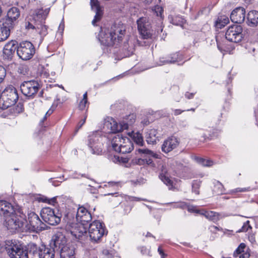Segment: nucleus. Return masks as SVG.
Returning a JSON list of instances; mask_svg holds the SVG:
<instances>
[{"label": "nucleus", "mask_w": 258, "mask_h": 258, "mask_svg": "<svg viewBox=\"0 0 258 258\" xmlns=\"http://www.w3.org/2000/svg\"><path fill=\"white\" fill-rule=\"evenodd\" d=\"M246 247V245L244 243H241L240 244V245L238 246V247L236 248L235 251L233 253V256L236 257L238 256V255H240L244 252V249Z\"/></svg>", "instance_id": "f704fd0d"}, {"label": "nucleus", "mask_w": 258, "mask_h": 258, "mask_svg": "<svg viewBox=\"0 0 258 258\" xmlns=\"http://www.w3.org/2000/svg\"><path fill=\"white\" fill-rule=\"evenodd\" d=\"M138 29L139 33L144 39L151 38L152 35L151 24L146 17H141L137 20Z\"/></svg>", "instance_id": "2eb2a0df"}, {"label": "nucleus", "mask_w": 258, "mask_h": 258, "mask_svg": "<svg viewBox=\"0 0 258 258\" xmlns=\"http://www.w3.org/2000/svg\"><path fill=\"white\" fill-rule=\"evenodd\" d=\"M16 210L12 204L6 201H0V215L4 218L14 213Z\"/></svg>", "instance_id": "412c9836"}, {"label": "nucleus", "mask_w": 258, "mask_h": 258, "mask_svg": "<svg viewBox=\"0 0 258 258\" xmlns=\"http://www.w3.org/2000/svg\"><path fill=\"white\" fill-rule=\"evenodd\" d=\"M201 185L200 181H195L192 184V190L197 195L199 194V188Z\"/></svg>", "instance_id": "58836bf2"}, {"label": "nucleus", "mask_w": 258, "mask_h": 258, "mask_svg": "<svg viewBox=\"0 0 258 258\" xmlns=\"http://www.w3.org/2000/svg\"><path fill=\"white\" fill-rule=\"evenodd\" d=\"M169 22L172 24L176 26H182L185 21L181 16H169L168 17Z\"/></svg>", "instance_id": "c85d7f7f"}, {"label": "nucleus", "mask_w": 258, "mask_h": 258, "mask_svg": "<svg viewBox=\"0 0 258 258\" xmlns=\"http://www.w3.org/2000/svg\"><path fill=\"white\" fill-rule=\"evenodd\" d=\"M195 160L197 163L203 166L210 167L213 164V162L212 160L199 157H195Z\"/></svg>", "instance_id": "2f4dec72"}, {"label": "nucleus", "mask_w": 258, "mask_h": 258, "mask_svg": "<svg viewBox=\"0 0 258 258\" xmlns=\"http://www.w3.org/2000/svg\"><path fill=\"white\" fill-rule=\"evenodd\" d=\"M48 13L47 10L44 12L42 9L32 10L29 13V20L32 19L34 21H38V23L36 25V30L41 37H44L47 34V28L43 23Z\"/></svg>", "instance_id": "39448f33"}, {"label": "nucleus", "mask_w": 258, "mask_h": 258, "mask_svg": "<svg viewBox=\"0 0 258 258\" xmlns=\"http://www.w3.org/2000/svg\"><path fill=\"white\" fill-rule=\"evenodd\" d=\"M245 17V11L243 8L238 7L231 13V20L235 23L240 24L243 22Z\"/></svg>", "instance_id": "6ab92c4d"}, {"label": "nucleus", "mask_w": 258, "mask_h": 258, "mask_svg": "<svg viewBox=\"0 0 258 258\" xmlns=\"http://www.w3.org/2000/svg\"><path fill=\"white\" fill-rule=\"evenodd\" d=\"M22 93L29 99H33L40 89V85L35 80L24 81L20 86Z\"/></svg>", "instance_id": "ddd939ff"}, {"label": "nucleus", "mask_w": 258, "mask_h": 258, "mask_svg": "<svg viewBox=\"0 0 258 258\" xmlns=\"http://www.w3.org/2000/svg\"><path fill=\"white\" fill-rule=\"evenodd\" d=\"M35 53V48L33 44L27 41L21 42L18 46L17 53L18 56L24 60L30 59Z\"/></svg>", "instance_id": "f8f14e48"}, {"label": "nucleus", "mask_w": 258, "mask_h": 258, "mask_svg": "<svg viewBox=\"0 0 258 258\" xmlns=\"http://www.w3.org/2000/svg\"><path fill=\"white\" fill-rule=\"evenodd\" d=\"M134 141L137 144L140 146H143V139L141 134H137L136 135L134 136Z\"/></svg>", "instance_id": "ea45409f"}, {"label": "nucleus", "mask_w": 258, "mask_h": 258, "mask_svg": "<svg viewBox=\"0 0 258 258\" xmlns=\"http://www.w3.org/2000/svg\"><path fill=\"white\" fill-rule=\"evenodd\" d=\"M98 14V15L96 13L94 19L92 21V23L93 25H95V23L101 19L103 13H99Z\"/></svg>", "instance_id": "09e8293b"}, {"label": "nucleus", "mask_w": 258, "mask_h": 258, "mask_svg": "<svg viewBox=\"0 0 258 258\" xmlns=\"http://www.w3.org/2000/svg\"><path fill=\"white\" fill-rule=\"evenodd\" d=\"M82 100H87V92H86L83 95V98Z\"/></svg>", "instance_id": "69168bd1"}, {"label": "nucleus", "mask_w": 258, "mask_h": 258, "mask_svg": "<svg viewBox=\"0 0 258 258\" xmlns=\"http://www.w3.org/2000/svg\"><path fill=\"white\" fill-rule=\"evenodd\" d=\"M7 23L3 24L2 20H0V41H5L9 36L10 30L13 27Z\"/></svg>", "instance_id": "b1692460"}, {"label": "nucleus", "mask_w": 258, "mask_h": 258, "mask_svg": "<svg viewBox=\"0 0 258 258\" xmlns=\"http://www.w3.org/2000/svg\"><path fill=\"white\" fill-rule=\"evenodd\" d=\"M133 163L138 165H142L145 163V160L142 158H137L133 160Z\"/></svg>", "instance_id": "de8ad7c7"}, {"label": "nucleus", "mask_w": 258, "mask_h": 258, "mask_svg": "<svg viewBox=\"0 0 258 258\" xmlns=\"http://www.w3.org/2000/svg\"><path fill=\"white\" fill-rule=\"evenodd\" d=\"M18 45H16L14 42L12 41L7 43L4 48L3 53L6 58L9 59L12 56Z\"/></svg>", "instance_id": "393cba45"}, {"label": "nucleus", "mask_w": 258, "mask_h": 258, "mask_svg": "<svg viewBox=\"0 0 258 258\" xmlns=\"http://www.w3.org/2000/svg\"><path fill=\"white\" fill-rule=\"evenodd\" d=\"M5 225L12 232H25V215L19 210L5 218Z\"/></svg>", "instance_id": "7ed1b4c3"}, {"label": "nucleus", "mask_w": 258, "mask_h": 258, "mask_svg": "<svg viewBox=\"0 0 258 258\" xmlns=\"http://www.w3.org/2000/svg\"><path fill=\"white\" fill-rule=\"evenodd\" d=\"M153 13L158 17H159V20L161 21L163 19L162 14L163 9L162 7L157 6H155L153 10Z\"/></svg>", "instance_id": "c9c22d12"}, {"label": "nucleus", "mask_w": 258, "mask_h": 258, "mask_svg": "<svg viewBox=\"0 0 258 258\" xmlns=\"http://www.w3.org/2000/svg\"><path fill=\"white\" fill-rule=\"evenodd\" d=\"M46 225L40 219L38 216L34 212H31L28 214V221L25 224V232H39L45 229Z\"/></svg>", "instance_id": "6e6552de"}, {"label": "nucleus", "mask_w": 258, "mask_h": 258, "mask_svg": "<svg viewBox=\"0 0 258 258\" xmlns=\"http://www.w3.org/2000/svg\"><path fill=\"white\" fill-rule=\"evenodd\" d=\"M239 258H249L250 254L247 252H245L240 255H238Z\"/></svg>", "instance_id": "5fc2aeb1"}, {"label": "nucleus", "mask_w": 258, "mask_h": 258, "mask_svg": "<svg viewBox=\"0 0 258 258\" xmlns=\"http://www.w3.org/2000/svg\"><path fill=\"white\" fill-rule=\"evenodd\" d=\"M88 103L87 100H81V101L80 102L79 105V109L83 110H84L86 108V104Z\"/></svg>", "instance_id": "49530a36"}, {"label": "nucleus", "mask_w": 258, "mask_h": 258, "mask_svg": "<svg viewBox=\"0 0 258 258\" xmlns=\"http://www.w3.org/2000/svg\"><path fill=\"white\" fill-rule=\"evenodd\" d=\"M75 248L71 246L67 250L61 251L59 254L60 258H74Z\"/></svg>", "instance_id": "7c9ffc66"}, {"label": "nucleus", "mask_w": 258, "mask_h": 258, "mask_svg": "<svg viewBox=\"0 0 258 258\" xmlns=\"http://www.w3.org/2000/svg\"><path fill=\"white\" fill-rule=\"evenodd\" d=\"M121 160L122 162H123L124 163H127L128 162V158L121 157Z\"/></svg>", "instance_id": "e2e57ef3"}, {"label": "nucleus", "mask_w": 258, "mask_h": 258, "mask_svg": "<svg viewBox=\"0 0 258 258\" xmlns=\"http://www.w3.org/2000/svg\"><path fill=\"white\" fill-rule=\"evenodd\" d=\"M132 199H133L132 200H134V201H139L140 200L145 201V200H144V199L141 200L140 198H137V197H132Z\"/></svg>", "instance_id": "338daca9"}, {"label": "nucleus", "mask_w": 258, "mask_h": 258, "mask_svg": "<svg viewBox=\"0 0 258 258\" xmlns=\"http://www.w3.org/2000/svg\"><path fill=\"white\" fill-rule=\"evenodd\" d=\"M186 208H187V210L190 212L200 213V214L202 213V212H200V211L199 210H197L196 209V207L194 206L187 205Z\"/></svg>", "instance_id": "8fccbe9b"}, {"label": "nucleus", "mask_w": 258, "mask_h": 258, "mask_svg": "<svg viewBox=\"0 0 258 258\" xmlns=\"http://www.w3.org/2000/svg\"><path fill=\"white\" fill-rule=\"evenodd\" d=\"M40 201H41L43 203H48V198H46V197H42V198H40Z\"/></svg>", "instance_id": "052dcab7"}, {"label": "nucleus", "mask_w": 258, "mask_h": 258, "mask_svg": "<svg viewBox=\"0 0 258 258\" xmlns=\"http://www.w3.org/2000/svg\"><path fill=\"white\" fill-rule=\"evenodd\" d=\"M242 28L238 25H233L228 27L226 33L225 38L228 41L237 43L242 40Z\"/></svg>", "instance_id": "dca6fc26"}, {"label": "nucleus", "mask_w": 258, "mask_h": 258, "mask_svg": "<svg viewBox=\"0 0 258 258\" xmlns=\"http://www.w3.org/2000/svg\"><path fill=\"white\" fill-rule=\"evenodd\" d=\"M251 226L249 225V221H247L244 222L241 228L239 229L237 232H246L249 228H251Z\"/></svg>", "instance_id": "37998d69"}, {"label": "nucleus", "mask_w": 258, "mask_h": 258, "mask_svg": "<svg viewBox=\"0 0 258 258\" xmlns=\"http://www.w3.org/2000/svg\"><path fill=\"white\" fill-rule=\"evenodd\" d=\"M184 111V110H181L180 109H175L174 112V114L175 115H177L180 114L182 112Z\"/></svg>", "instance_id": "13d9d810"}, {"label": "nucleus", "mask_w": 258, "mask_h": 258, "mask_svg": "<svg viewBox=\"0 0 258 258\" xmlns=\"http://www.w3.org/2000/svg\"><path fill=\"white\" fill-rule=\"evenodd\" d=\"M40 215L44 222L51 225H56L61 221V213L58 211L55 212L54 209L49 207L42 208Z\"/></svg>", "instance_id": "9d476101"}, {"label": "nucleus", "mask_w": 258, "mask_h": 258, "mask_svg": "<svg viewBox=\"0 0 258 258\" xmlns=\"http://www.w3.org/2000/svg\"><path fill=\"white\" fill-rule=\"evenodd\" d=\"M72 176L74 178H80V177L88 178V175L85 174H78L77 172L74 173Z\"/></svg>", "instance_id": "3c124183"}, {"label": "nucleus", "mask_w": 258, "mask_h": 258, "mask_svg": "<svg viewBox=\"0 0 258 258\" xmlns=\"http://www.w3.org/2000/svg\"><path fill=\"white\" fill-rule=\"evenodd\" d=\"M105 225L99 220H95L89 225L88 234L92 242L98 243L101 241L102 238L107 234Z\"/></svg>", "instance_id": "423d86ee"}, {"label": "nucleus", "mask_w": 258, "mask_h": 258, "mask_svg": "<svg viewBox=\"0 0 258 258\" xmlns=\"http://www.w3.org/2000/svg\"><path fill=\"white\" fill-rule=\"evenodd\" d=\"M216 41H217V47L218 48V49L221 51V52H223V51H225V49L224 47V46H223V45H222L218 41V38L216 39Z\"/></svg>", "instance_id": "864d4df0"}, {"label": "nucleus", "mask_w": 258, "mask_h": 258, "mask_svg": "<svg viewBox=\"0 0 258 258\" xmlns=\"http://www.w3.org/2000/svg\"><path fill=\"white\" fill-rule=\"evenodd\" d=\"M57 197H54L50 199H48V204L52 205H55V204L57 203L56 202V199Z\"/></svg>", "instance_id": "603ef678"}, {"label": "nucleus", "mask_w": 258, "mask_h": 258, "mask_svg": "<svg viewBox=\"0 0 258 258\" xmlns=\"http://www.w3.org/2000/svg\"><path fill=\"white\" fill-rule=\"evenodd\" d=\"M171 169L168 168V165H163L161 169V173L159 175L160 179L168 186L169 189L173 187V181L170 178Z\"/></svg>", "instance_id": "f3484780"}, {"label": "nucleus", "mask_w": 258, "mask_h": 258, "mask_svg": "<svg viewBox=\"0 0 258 258\" xmlns=\"http://www.w3.org/2000/svg\"><path fill=\"white\" fill-rule=\"evenodd\" d=\"M100 139L96 133H92L88 137L87 146L93 154L100 155L102 153L103 144Z\"/></svg>", "instance_id": "4468645a"}, {"label": "nucleus", "mask_w": 258, "mask_h": 258, "mask_svg": "<svg viewBox=\"0 0 258 258\" xmlns=\"http://www.w3.org/2000/svg\"><path fill=\"white\" fill-rule=\"evenodd\" d=\"M158 252L159 253V254L160 255H163L164 252H163V250L161 249V248L160 247H158Z\"/></svg>", "instance_id": "0e129e2a"}, {"label": "nucleus", "mask_w": 258, "mask_h": 258, "mask_svg": "<svg viewBox=\"0 0 258 258\" xmlns=\"http://www.w3.org/2000/svg\"><path fill=\"white\" fill-rule=\"evenodd\" d=\"M20 16V12L17 8L13 7L10 9L7 13V15L5 18H2L1 20L3 24L8 23L10 26H13L15 25V22Z\"/></svg>", "instance_id": "a211bd4d"}, {"label": "nucleus", "mask_w": 258, "mask_h": 258, "mask_svg": "<svg viewBox=\"0 0 258 258\" xmlns=\"http://www.w3.org/2000/svg\"><path fill=\"white\" fill-rule=\"evenodd\" d=\"M214 186L213 189V192L216 195H219L223 194L225 192V188L223 185L219 181L215 180L214 182Z\"/></svg>", "instance_id": "c756f323"}, {"label": "nucleus", "mask_w": 258, "mask_h": 258, "mask_svg": "<svg viewBox=\"0 0 258 258\" xmlns=\"http://www.w3.org/2000/svg\"><path fill=\"white\" fill-rule=\"evenodd\" d=\"M29 69L27 66L20 64L18 68V72L19 74L26 75L28 74Z\"/></svg>", "instance_id": "e433bc0d"}, {"label": "nucleus", "mask_w": 258, "mask_h": 258, "mask_svg": "<svg viewBox=\"0 0 258 258\" xmlns=\"http://www.w3.org/2000/svg\"><path fill=\"white\" fill-rule=\"evenodd\" d=\"M167 204H171L172 205V207L174 208H180L182 209H184L186 208L187 204L183 202H179L177 203H168Z\"/></svg>", "instance_id": "4c0bfd02"}, {"label": "nucleus", "mask_w": 258, "mask_h": 258, "mask_svg": "<svg viewBox=\"0 0 258 258\" xmlns=\"http://www.w3.org/2000/svg\"><path fill=\"white\" fill-rule=\"evenodd\" d=\"M135 120L134 114H130L124 120L118 124L112 117H107L104 120L103 128L108 133H116L128 128Z\"/></svg>", "instance_id": "20e7f679"}, {"label": "nucleus", "mask_w": 258, "mask_h": 258, "mask_svg": "<svg viewBox=\"0 0 258 258\" xmlns=\"http://www.w3.org/2000/svg\"><path fill=\"white\" fill-rule=\"evenodd\" d=\"M92 219L90 212L83 206L78 208L77 213L68 212L63 218L66 231L78 239H83L87 234L85 223Z\"/></svg>", "instance_id": "f257e3e1"}, {"label": "nucleus", "mask_w": 258, "mask_h": 258, "mask_svg": "<svg viewBox=\"0 0 258 258\" xmlns=\"http://www.w3.org/2000/svg\"><path fill=\"white\" fill-rule=\"evenodd\" d=\"M194 94L191 93H189L188 92H186L185 94V96L186 98H187V99H191L193 98L194 97Z\"/></svg>", "instance_id": "6e6d98bb"}, {"label": "nucleus", "mask_w": 258, "mask_h": 258, "mask_svg": "<svg viewBox=\"0 0 258 258\" xmlns=\"http://www.w3.org/2000/svg\"><path fill=\"white\" fill-rule=\"evenodd\" d=\"M201 215H204L207 219L209 220L212 221L214 222L218 221L220 218L230 216L228 214H221L214 211H204L201 213Z\"/></svg>", "instance_id": "5701e85b"}, {"label": "nucleus", "mask_w": 258, "mask_h": 258, "mask_svg": "<svg viewBox=\"0 0 258 258\" xmlns=\"http://www.w3.org/2000/svg\"><path fill=\"white\" fill-rule=\"evenodd\" d=\"M179 58V54L178 53H173L170 55L167 58L160 57L159 62L157 64L158 66H162L168 63H173L178 61Z\"/></svg>", "instance_id": "bb28decb"}, {"label": "nucleus", "mask_w": 258, "mask_h": 258, "mask_svg": "<svg viewBox=\"0 0 258 258\" xmlns=\"http://www.w3.org/2000/svg\"><path fill=\"white\" fill-rule=\"evenodd\" d=\"M53 111V110L50 109L45 114V116L43 118V121H44L46 118L47 115H50Z\"/></svg>", "instance_id": "4d7b16f0"}, {"label": "nucleus", "mask_w": 258, "mask_h": 258, "mask_svg": "<svg viewBox=\"0 0 258 258\" xmlns=\"http://www.w3.org/2000/svg\"><path fill=\"white\" fill-rule=\"evenodd\" d=\"M56 252L49 245H41L39 250V258H54Z\"/></svg>", "instance_id": "4be33fe9"}, {"label": "nucleus", "mask_w": 258, "mask_h": 258, "mask_svg": "<svg viewBox=\"0 0 258 258\" xmlns=\"http://www.w3.org/2000/svg\"><path fill=\"white\" fill-rule=\"evenodd\" d=\"M159 137L158 135L157 131L155 129L149 130L146 134V141L149 144H155L159 141Z\"/></svg>", "instance_id": "a878e982"}, {"label": "nucleus", "mask_w": 258, "mask_h": 258, "mask_svg": "<svg viewBox=\"0 0 258 258\" xmlns=\"http://www.w3.org/2000/svg\"><path fill=\"white\" fill-rule=\"evenodd\" d=\"M248 25L253 27L258 24V12L256 11H250L247 16Z\"/></svg>", "instance_id": "cd10ccee"}, {"label": "nucleus", "mask_w": 258, "mask_h": 258, "mask_svg": "<svg viewBox=\"0 0 258 258\" xmlns=\"http://www.w3.org/2000/svg\"><path fill=\"white\" fill-rule=\"evenodd\" d=\"M34 25L33 24H32L31 22H29V21L27 22H26V24H25V27H26V29H36V25L38 24V21H34Z\"/></svg>", "instance_id": "a18cd8bd"}, {"label": "nucleus", "mask_w": 258, "mask_h": 258, "mask_svg": "<svg viewBox=\"0 0 258 258\" xmlns=\"http://www.w3.org/2000/svg\"><path fill=\"white\" fill-rule=\"evenodd\" d=\"M179 144L177 139L175 137H171L164 141L162 145V151L168 153L176 148Z\"/></svg>", "instance_id": "aec40b11"}, {"label": "nucleus", "mask_w": 258, "mask_h": 258, "mask_svg": "<svg viewBox=\"0 0 258 258\" xmlns=\"http://www.w3.org/2000/svg\"><path fill=\"white\" fill-rule=\"evenodd\" d=\"M125 32L124 26L116 24L112 26L110 29L101 28L98 39L101 44L106 46L117 45L122 41Z\"/></svg>", "instance_id": "f03ea898"}, {"label": "nucleus", "mask_w": 258, "mask_h": 258, "mask_svg": "<svg viewBox=\"0 0 258 258\" xmlns=\"http://www.w3.org/2000/svg\"><path fill=\"white\" fill-rule=\"evenodd\" d=\"M112 149L116 152L126 154L131 152L134 149L133 143L127 137L116 135L111 140Z\"/></svg>", "instance_id": "0eeeda50"}, {"label": "nucleus", "mask_w": 258, "mask_h": 258, "mask_svg": "<svg viewBox=\"0 0 258 258\" xmlns=\"http://www.w3.org/2000/svg\"><path fill=\"white\" fill-rule=\"evenodd\" d=\"M250 190V187H244V188H241V187H238L235 189H232L230 191V193L231 194L239 192H246L249 191Z\"/></svg>", "instance_id": "79ce46f5"}, {"label": "nucleus", "mask_w": 258, "mask_h": 258, "mask_svg": "<svg viewBox=\"0 0 258 258\" xmlns=\"http://www.w3.org/2000/svg\"><path fill=\"white\" fill-rule=\"evenodd\" d=\"M6 76V70L2 66H0V83L4 80Z\"/></svg>", "instance_id": "c03bdc74"}, {"label": "nucleus", "mask_w": 258, "mask_h": 258, "mask_svg": "<svg viewBox=\"0 0 258 258\" xmlns=\"http://www.w3.org/2000/svg\"><path fill=\"white\" fill-rule=\"evenodd\" d=\"M63 28H64V24H60L59 26V29L60 30V29H62V30H63Z\"/></svg>", "instance_id": "774afa93"}, {"label": "nucleus", "mask_w": 258, "mask_h": 258, "mask_svg": "<svg viewBox=\"0 0 258 258\" xmlns=\"http://www.w3.org/2000/svg\"><path fill=\"white\" fill-rule=\"evenodd\" d=\"M90 5L92 9L95 10V13L98 15L99 13H103L101 7L98 0H90Z\"/></svg>", "instance_id": "473e14b6"}, {"label": "nucleus", "mask_w": 258, "mask_h": 258, "mask_svg": "<svg viewBox=\"0 0 258 258\" xmlns=\"http://www.w3.org/2000/svg\"><path fill=\"white\" fill-rule=\"evenodd\" d=\"M86 117H85L83 119L81 120V121L79 122V124L78 125L79 128H80L83 126V125L85 123V122L86 121Z\"/></svg>", "instance_id": "bf43d9fd"}, {"label": "nucleus", "mask_w": 258, "mask_h": 258, "mask_svg": "<svg viewBox=\"0 0 258 258\" xmlns=\"http://www.w3.org/2000/svg\"><path fill=\"white\" fill-rule=\"evenodd\" d=\"M137 151L140 154L148 155L149 157H153L155 158H158V155L157 154L154 153L153 151L148 149H138Z\"/></svg>", "instance_id": "72a5a7b5"}, {"label": "nucleus", "mask_w": 258, "mask_h": 258, "mask_svg": "<svg viewBox=\"0 0 258 258\" xmlns=\"http://www.w3.org/2000/svg\"><path fill=\"white\" fill-rule=\"evenodd\" d=\"M6 249L11 258H28L27 251L15 241H7Z\"/></svg>", "instance_id": "1a4fd4ad"}, {"label": "nucleus", "mask_w": 258, "mask_h": 258, "mask_svg": "<svg viewBox=\"0 0 258 258\" xmlns=\"http://www.w3.org/2000/svg\"><path fill=\"white\" fill-rule=\"evenodd\" d=\"M145 160V163L148 164V165H150L152 163V159L149 158V159H144Z\"/></svg>", "instance_id": "680f3d73"}, {"label": "nucleus", "mask_w": 258, "mask_h": 258, "mask_svg": "<svg viewBox=\"0 0 258 258\" xmlns=\"http://www.w3.org/2000/svg\"><path fill=\"white\" fill-rule=\"evenodd\" d=\"M49 245L59 254L71 247L67 244V239L61 232H57L52 236Z\"/></svg>", "instance_id": "9b49d317"}, {"label": "nucleus", "mask_w": 258, "mask_h": 258, "mask_svg": "<svg viewBox=\"0 0 258 258\" xmlns=\"http://www.w3.org/2000/svg\"><path fill=\"white\" fill-rule=\"evenodd\" d=\"M102 254L105 258H113L114 255V253L113 251L106 249L102 250Z\"/></svg>", "instance_id": "a19ab883"}]
</instances>
